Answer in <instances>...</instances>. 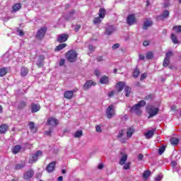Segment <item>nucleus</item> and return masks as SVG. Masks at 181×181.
Returning <instances> with one entry per match:
<instances>
[{
    "mask_svg": "<svg viewBox=\"0 0 181 181\" xmlns=\"http://www.w3.org/2000/svg\"><path fill=\"white\" fill-rule=\"evenodd\" d=\"M77 51L71 49L66 52V59L68 62H70V63H74V62L77 60Z\"/></svg>",
    "mask_w": 181,
    "mask_h": 181,
    "instance_id": "1",
    "label": "nucleus"
},
{
    "mask_svg": "<svg viewBox=\"0 0 181 181\" xmlns=\"http://www.w3.org/2000/svg\"><path fill=\"white\" fill-rule=\"evenodd\" d=\"M115 115V106L114 105H110L106 110L107 118L111 119L112 117Z\"/></svg>",
    "mask_w": 181,
    "mask_h": 181,
    "instance_id": "2",
    "label": "nucleus"
},
{
    "mask_svg": "<svg viewBox=\"0 0 181 181\" xmlns=\"http://www.w3.org/2000/svg\"><path fill=\"white\" fill-rule=\"evenodd\" d=\"M146 103L145 102V100H141L139 103L134 105L132 107L131 111H133L134 112H136L137 114H139V111H141V108H142V107L146 105Z\"/></svg>",
    "mask_w": 181,
    "mask_h": 181,
    "instance_id": "3",
    "label": "nucleus"
},
{
    "mask_svg": "<svg viewBox=\"0 0 181 181\" xmlns=\"http://www.w3.org/2000/svg\"><path fill=\"white\" fill-rule=\"evenodd\" d=\"M42 153L41 151H37L35 154H33V156H31L29 158V163L32 164V163H35V162L37 161V158H40V156H42Z\"/></svg>",
    "mask_w": 181,
    "mask_h": 181,
    "instance_id": "4",
    "label": "nucleus"
},
{
    "mask_svg": "<svg viewBox=\"0 0 181 181\" xmlns=\"http://www.w3.org/2000/svg\"><path fill=\"white\" fill-rule=\"evenodd\" d=\"M148 112L149 114L148 118H152V117H155V115H156V114H158V112H159V109L153 106H149L148 107Z\"/></svg>",
    "mask_w": 181,
    "mask_h": 181,
    "instance_id": "5",
    "label": "nucleus"
},
{
    "mask_svg": "<svg viewBox=\"0 0 181 181\" xmlns=\"http://www.w3.org/2000/svg\"><path fill=\"white\" fill-rule=\"evenodd\" d=\"M47 31V28L42 27L41 28L37 33L36 37L37 39H43L45 35H46V32Z\"/></svg>",
    "mask_w": 181,
    "mask_h": 181,
    "instance_id": "6",
    "label": "nucleus"
},
{
    "mask_svg": "<svg viewBox=\"0 0 181 181\" xmlns=\"http://www.w3.org/2000/svg\"><path fill=\"white\" fill-rule=\"evenodd\" d=\"M127 23L129 24V26H132V25H134V23H136V18L135 17V15L129 14L127 17Z\"/></svg>",
    "mask_w": 181,
    "mask_h": 181,
    "instance_id": "7",
    "label": "nucleus"
},
{
    "mask_svg": "<svg viewBox=\"0 0 181 181\" xmlns=\"http://www.w3.org/2000/svg\"><path fill=\"white\" fill-rule=\"evenodd\" d=\"M47 124L49 127H57L59 125V120H57L54 117H49L47 121Z\"/></svg>",
    "mask_w": 181,
    "mask_h": 181,
    "instance_id": "8",
    "label": "nucleus"
},
{
    "mask_svg": "<svg viewBox=\"0 0 181 181\" xmlns=\"http://www.w3.org/2000/svg\"><path fill=\"white\" fill-rule=\"evenodd\" d=\"M67 39H69V35L60 34L58 35L57 42H59V43H63L64 42H66Z\"/></svg>",
    "mask_w": 181,
    "mask_h": 181,
    "instance_id": "9",
    "label": "nucleus"
},
{
    "mask_svg": "<svg viewBox=\"0 0 181 181\" xmlns=\"http://www.w3.org/2000/svg\"><path fill=\"white\" fill-rule=\"evenodd\" d=\"M55 168H56V162L53 161L47 166L46 170L47 172H48V173H52V172L54 170Z\"/></svg>",
    "mask_w": 181,
    "mask_h": 181,
    "instance_id": "10",
    "label": "nucleus"
},
{
    "mask_svg": "<svg viewBox=\"0 0 181 181\" xmlns=\"http://www.w3.org/2000/svg\"><path fill=\"white\" fill-rule=\"evenodd\" d=\"M127 159H128V154H127L125 153H122V156H121L120 160L119 162V165H121L122 166L123 165H125Z\"/></svg>",
    "mask_w": 181,
    "mask_h": 181,
    "instance_id": "11",
    "label": "nucleus"
},
{
    "mask_svg": "<svg viewBox=\"0 0 181 181\" xmlns=\"http://www.w3.org/2000/svg\"><path fill=\"white\" fill-rule=\"evenodd\" d=\"M33 175H35V172H33V170H29L24 174V179H25V180H29V179L33 177Z\"/></svg>",
    "mask_w": 181,
    "mask_h": 181,
    "instance_id": "12",
    "label": "nucleus"
},
{
    "mask_svg": "<svg viewBox=\"0 0 181 181\" xmlns=\"http://www.w3.org/2000/svg\"><path fill=\"white\" fill-rule=\"evenodd\" d=\"M97 83L93 81H88L83 86L84 90H88L92 86H95Z\"/></svg>",
    "mask_w": 181,
    "mask_h": 181,
    "instance_id": "13",
    "label": "nucleus"
},
{
    "mask_svg": "<svg viewBox=\"0 0 181 181\" xmlns=\"http://www.w3.org/2000/svg\"><path fill=\"white\" fill-rule=\"evenodd\" d=\"M31 112H37L40 110V105L33 103L30 106Z\"/></svg>",
    "mask_w": 181,
    "mask_h": 181,
    "instance_id": "14",
    "label": "nucleus"
},
{
    "mask_svg": "<svg viewBox=\"0 0 181 181\" xmlns=\"http://www.w3.org/2000/svg\"><path fill=\"white\" fill-rule=\"evenodd\" d=\"M124 87H125V83L124 82H119L116 84V90L118 93H121L124 90Z\"/></svg>",
    "mask_w": 181,
    "mask_h": 181,
    "instance_id": "15",
    "label": "nucleus"
},
{
    "mask_svg": "<svg viewBox=\"0 0 181 181\" xmlns=\"http://www.w3.org/2000/svg\"><path fill=\"white\" fill-rule=\"evenodd\" d=\"M9 129V126L6 124H1L0 126V134H6V132Z\"/></svg>",
    "mask_w": 181,
    "mask_h": 181,
    "instance_id": "16",
    "label": "nucleus"
},
{
    "mask_svg": "<svg viewBox=\"0 0 181 181\" xmlns=\"http://www.w3.org/2000/svg\"><path fill=\"white\" fill-rule=\"evenodd\" d=\"M154 134L155 130H148L144 133V136L146 138V139H151V138L153 136Z\"/></svg>",
    "mask_w": 181,
    "mask_h": 181,
    "instance_id": "17",
    "label": "nucleus"
},
{
    "mask_svg": "<svg viewBox=\"0 0 181 181\" xmlns=\"http://www.w3.org/2000/svg\"><path fill=\"white\" fill-rule=\"evenodd\" d=\"M74 93L71 90H67L64 93V97L67 100H71L73 98Z\"/></svg>",
    "mask_w": 181,
    "mask_h": 181,
    "instance_id": "18",
    "label": "nucleus"
},
{
    "mask_svg": "<svg viewBox=\"0 0 181 181\" xmlns=\"http://www.w3.org/2000/svg\"><path fill=\"white\" fill-rule=\"evenodd\" d=\"M30 129L33 132L34 134L37 132V127L35 126V122H30L28 124Z\"/></svg>",
    "mask_w": 181,
    "mask_h": 181,
    "instance_id": "19",
    "label": "nucleus"
},
{
    "mask_svg": "<svg viewBox=\"0 0 181 181\" xmlns=\"http://www.w3.org/2000/svg\"><path fill=\"white\" fill-rule=\"evenodd\" d=\"M170 39L175 45H179V43H180V42H179V40H177V36L174 33L171 34Z\"/></svg>",
    "mask_w": 181,
    "mask_h": 181,
    "instance_id": "20",
    "label": "nucleus"
},
{
    "mask_svg": "<svg viewBox=\"0 0 181 181\" xmlns=\"http://www.w3.org/2000/svg\"><path fill=\"white\" fill-rule=\"evenodd\" d=\"M152 25H153L152 21L146 20L144 22V26H143V29L146 30V29L148 28L149 27L152 26Z\"/></svg>",
    "mask_w": 181,
    "mask_h": 181,
    "instance_id": "21",
    "label": "nucleus"
},
{
    "mask_svg": "<svg viewBox=\"0 0 181 181\" xmlns=\"http://www.w3.org/2000/svg\"><path fill=\"white\" fill-rule=\"evenodd\" d=\"M67 47V44L64 43V44H61L58 46H57L54 49L55 52H60V50H63V49H64L65 47Z\"/></svg>",
    "mask_w": 181,
    "mask_h": 181,
    "instance_id": "22",
    "label": "nucleus"
},
{
    "mask_svg": "<svg viewBox=\"0 0 181 181\" xmlns=\"http://www.w3.org/2000/svg\"><path fill=\"white\" fill-rule=\"evenodd\" d=\"M108 81H109V79H108V76H103L100 80V84H108Z\"/></svg>",
    "mask_w": 181,
    "mask_h": 181,
    "instance_id": "23",
    "label": "nucleus"
},
{
    "mask_svg": "<svg viewBox=\"0 0 181 181\" xmlns=\"http://www.w3.org/2000/svg\"><path fill=\"white\" fill-rule=\"evenodd\" d=\"M99 18H100L101 19H104V18H105V8H100Z\"/></svg>",
    "mask_w": 181,
    "mask_h": 181,
    "instance_id": "24",
    "label": "nucleus"
},
{
    "mask_svg": "<svg viewBox=\"0 0 181 181\" xmlns=\"http://www.w3.org/2000/svg\"><path fill=\"white\" fill-rule=\"evenodd\" d=\"M22 8V4L18 3L16 4L13 6V11L14 12H18V11H19L20 9H21Z\"/></svg>",
    "mask_w": 181,
    "mask_h": 181,
    "instance_id": "25",
    "label": "nucleus"
},
{
    "mask_svg": "<svg viewBox=\"0 0 181 181\" xmlns=\"http://www.w3.org/2000/svg\"><path fill=\"white\" fill-rule=\"evenodd\" d=\"M83 136V130H77L74 136V138H81Z\"/></svg>",
    "mask_w": 181,
    "mask_h": 181,
    "instance_id": "26",
    "label": "nucleus"
},
{
    "mask_svg": "<svg viewBox=\"0 0 181 181\" xmlns=\"http://www.w3.org/2000/svg\"><path fill=\"white\" fill-rule=\"evenodd\" d=\"M149 176H151V171L146 170L143 173V177L145 179V180H148L149 178Z\"/></svg>",
    "mask_w": 181,
    "mask_h": 181,
    "instance_id": "27",
    "label": "nucleus"
},
{
    "mask_svg": "<svg viewBox=\"0 0 181 181\" xmlns=\"http://www.w3.org/2000/svg\"><path fill=\"white\" fill-rule=\"evenodd\" d=\"M7 73H8V71L6 70V68L0 69V77H4V76H6Z\"/></svg>",
    "mask_w": 181,
    "mask_h": 181,
    "instance_id": "28",
    "label": "nucleus"
},
{
    "mask_svg": "<svg viewBox=\"0 0 181 181\" xmlns=\"http://www.w3.org/2000/svg\"><path fill=\"white\" fill-rule=\"evenodd\" d=\"M29 73V71L28 70V69L23 67L21 69V76H23V77H25V76H28V74Z\"/></svg>",
    "mask_w": 181,
    "mask_h": 181,
    "instance_id": "29",
    "label": "nucleus"
},
{
    "mask_svg": "<svg viewBox=\"0 0 181 181\" xmlns=\"http://www.w3.org/2000/svg\"><path fill=\"white\" fill-rule=\"evenodd\" d=\"M173 30L175 32V33H181V25H174L173 28Z\"/></svg>",
    "mask_w": 181,
    "mask_h": 181,
    "instance_id": "30",
    "label": "nucleus"
},
{
    "mask_svg": "<svg viewBox=\"0 0 181 181\" xmlns=\"http://www.w3.org/2000/svg\"><path fill=\"white\" fill-rule=\"evenodd\" d=\"M113 32H115V28L114 26L109 27L106 30L107 35H111V33H113Z\"/></svg>",
    "mask_w": 181,
    "mask_h": 181,
    "instance_id": "31",
    "label": "nucleus"
},
{
    "mask_svg": "<svg viewBox=\"0 0 181 181\" xmlns=\"http://www.w3.org/2000/svg\"><path fill=\"white\" fill-rule=\"evenodd\" d=\"M146 58L148 59V60H151L153 59V52H148L146 54Z\"/></svg>",
    "mask_w": 181,
    "mask_h": 181,
    "instance_id": "32",
    "label": "nucleus"
},
{
    "mask_svg": "<svg viewBox=\"0 0 181 181\" xmlns=\"http://www.w3.org/2000/svg\"><path fill=\"white\" fill-rule=\"evenodd\" d=\"M170 143L172 145H177L179 144V139L173 137L171 139Z\"/></svg>",
    "mask_w": 181,
    "mask_h": 181,
    "instance_id": "33",
    "label": "nucleus"
},
{
    "mask_svg": "<svg viewBox=\"0 0 181 181\" xmlns=\"http://www.w3.org/2000/svg\"><path fill=\"white\" fill-rule=\"evenodd\" d=\"M133 134H134V129H127V138H131V136H132Z\"/></svg>",
    "mask_w": 181,
    "mask_h": 181,
    "instance_id": "34",
    "label": "nucleus"
},
{
    "mask_svg": "<svg viewBox=\"0 0 181 181\" xmlns=\"http://www.w3.org/2000/svg\"><path fill=\"white\" fill-rule=\"evenodd\" d=\"M131 88L125 86L124 91L126 93V97H129V94H131Z\"/></svg>",
    "mask_w": 181,
    "mask_h": 181,
    "instance_id": "35",
    "label": "nucleus"
},
{
    "mask_svg": "<svg viewBox=\"0 0 181 181\" xmlns=\"http://www.w3.org/2000/svg\"><path fill=\"white\" fill-rule=\"evenodd\" d=\"M170 63V61L169 60V58H165L163 66L164 67H168L169 66V64Z\"/></svg>",
    "mask_w": 181,
    "mask_h": 181,
    "instance_id": "36",
    "label": "nucleus"
},
{
    "mask_svg": "<svg viewBox=\"0 0 181 181\" xmlns=\"http://www.w3.org/2000/svg\"><path fill=\"white\" fill-rule=\"evenodd\" d=\"M123 165H124L123 169L124 170H128L131 169V163L128 162V163H126Z\"/></svg>",
    "mask_w": 181,
    "mask_h": 181,
    "instance_id": "37",
    "label": "nucleus"
},
{
    "mask_svg": "<svg viewBox=\"0 0 181 181\" xmlns=\"http://www.w3.org/2000/svg\"><path fill=\"white\" fill-rule=\"evenodd\" d=\"M21 151V146H16L13 149V153L16 154Z\"/></svg>",
    "mask_w": 181,
    "mask_h": 181,
    "instance_id": "38",
    "label": "nucleus"
},
{
    "mask_svg": "<svg viewBox=\"0 0 181 181\" xmlns=\"http://www.w3.org/2000/svg\"><path fill=\"white\" fill-rule=\"evenodd\" d=\"M93 23L95 25H99V23H101V18L97 17L93 19Z\"/></svg>",
    "mask_w": 181,
    "mask_h": 181,
    "instance_id": "39",
    "label": "nucleus"
},
{
    "mask_svg": "<svg viewBox=\"0 0 181 181\" xmlns=\"http://www.w3.org/2000/svg\"><path fill=\"white\" fill-rule=\"evenodd\" d=\"M95 131L98 132V134H101V132H103V128H101V125H96Z\"/></svg>",
    "mask_w": 181,
    "mask_h": 181,
    "instance_id": "40",
    "label": "nucleus"
},
{
    "mask_svg": "<svg viewBox=\"0 0 181 181\" xmlns=\"http://www.w3.org/2000/svg\"><path fill=\"white\" fill-rule=\"evenodd\" d=\"M140 74H141V72L139 71V69H136L134 71L133 76L136 78V77H138L139 76Z\"/></svg>",
    "mask_w": 181,
    "mask_h": 181,
    "instance_id": "41",
    "label": "nucleus"
},
{
    "mask_svg": "<svg viewBox=\"0 0 181 181\" xmlns=\"http://www.w3.org/2000/svg\"><path fill=\"white\" fill-rule=\"evenodd\" d=\"M146 77H148V74L147 73L142 74L141 75V78H140L141 81L145 80V78H146Z\"/></svg>",
    "mask_w": 181,
    "mask_h": 181,
    "instance_id": "42",
    "label": "nucleus"
},
{
    "mask_svg": "<svg viewBox=\"0 0 181 181\" xmlns=\"http://www.w3.org/2000/svg\"><path fill=\"white\" fill-rule=\"evenodd\" d=\"M162 18H168L169 16V11L166 10L162 14Z\"/></svg>",
    "mask_w": 181,
    "mask_h": 181,
    "instance_id": "43",
    "label": "nucleus"
},
{
    "mask_svg": "<svg viewBox=\"0 0 181 181\" xmlns=\"http://www.w3.org/2000/svg\"><path fill=\"white\" fill-rule=\"evenodd\" d=\"M165 149H166V147H165V146H162L161 148H160L158 150L160 155H162V153H163V152H165Z\"/></svg>",
    "mask_w": 181,
    "mask_h": 181,
    "instance_id": "44",
    "label": "nucleus"
},
{
    "mask_svg": "<svg viewBox=\"0 0 181 181\" xmlns=\"http://www.w3.org/2000/svg\"><path fill=\"white\" fill-rule=\"evenodd\" d=\"M22 168H25V164H18L16 166V169H22Z\"/></svg>",
    "mask_w": 181,
    "mask_h": 181,
    "instance_id": "45",
    "label": "nucleus"
},
{
    "mask_svg": "<svg viewBox=\"0 0 181 181\" xmlns=\"http://www.w3.org/2000/svg\"><path fill=\"white\" fill-rule=\"evenodd\" d=\"M26 107V103L25 102H21L18 106V108H24Z\"/></svg>",
    "mask_w": 181,
    "mask_h": 181,
    "instance_id": "46",
    "label": "nucleus"
},
{
    "mask_svg": "<svg viewBox=\"0 0 181 181\" xmlns=\"http://www.w3.org/2000/svg\"><path fill=\"white\" fill-rule=\"evenodd\" d=\"M64 63H66V59H62L60 61H59V66H64Z\"/></svg>",
    "mask_w": 181,
    "mask_h": 181,
    "instance_id": "47",
    "label": "nucleus"
},
{
    "mask_svg": "<svg viewBox=\"0 0 181 181\" xmlns=\"http://www.w3.org/2000/svg\"><path fill=\"white\" fill-rule=\"evenodd\" d=\"M172 54H173L172 52H167L165 54V58L170 59L171 57Z\"/></svg>",
    "mask_w": 181,
    "mask_h": 181,
    "instance_id": "48",
    "label": "nucleus"
},
{
    "mask_svg": "<svg viewBox=\"0 0 181 181\" xmlns=\"http://www.w3.org/2000/svg\"><path fill=\"white\" fill-rule=\"evenodd\" d=\"M124 135V130H121L119 132V134L117 136V138H122Z\"/></svg>",
    "mask_w": 181,
    "mask_h": 181,
    "instance_id": "49",
    "label": "nucleus"
},
{
    "mask_svg": "<svg viewBox=\"0 0 181 181\" xmlns=\"http://www.w3.org/2000/svg\"><path fill=\"white\" fill-rule=\"evenodd\" d=\"M18 33L20 36H23V35H25V33L22 30H18Z\"/></svg>",
    "mask_w": 181,
    "mask_h": 181,
    "instance_id": "50",
    "label": "nucleus"
},
{
    "mask_svg": "<svg viewBox=\"0 0 181 181\" xmlns=\"http://www.w3.org/2000/svg\"><path fill=\"white\" fill-rule=\"evenodd\" d=\"M95 76H101V72H100V71H98V70H95Z\"/></svg>",
    "mask_w": 181,
    "mask_h": 181,
    "instance_id": "51",
    "label": "nucleus"
},
{
    "mask_svg": "<svg viewBox=\"0 0 181 181\" xmlns=\"http://www.w3.org/2000/svg\"><path fill=\"white\" fill-rule=\"evenodd\" d=\"M162 180V176L161 175H158L156 177V181H160Z\"/></svg>",
    "mask_w": 181,
    "mask_h": 181,
    "instance_id": "52",
    "label": "nucleus"
},
{
    "mask_svg": "<svg viewBox=\"0 0 181 181\" xmlns=\"http://www.w3.org/2000/svg\"><path fill=\"white\" fill-rule=\"evenodd\" d=\"M138 159H139V160H142V159H144V155L139 154L138 156Z\"/></svg>",
    "mask_w": 181,
    "mask_h": 181,
    "instance_id": "53",
    "label": "nucleus"
},
{
    "mask_svg": "<svg viewBox=\"0 0 181 181\" xmlns=\"http://www.w3.org/2000/svg\"><path fill=\"white\" fill-rule=\"evenodd\" d=\"M119 47V44H115L112 46V49H118Z\"/></svg>",
    "mask_w": 181,
    "mask_h": 181,
    "instance_id": "54",
    "label": "nucleus"
},
{
    "mask_svg": "<svg viewBox=\"0 0 181 181\" xmlns=\"http://www.w3.org/2000/svg\"><path fill=\"white\" fill-rule=\"evenodd\" d=\"M81 28V25H76V28H75L76 32H78Z\"/></svg>",
    "mask_w": 181,
    "mask_h": 181,
    "instance_id": "55",
    "label": "nucleus"
},
{
    "mask_svg": "<svg viewBox=\"0 0 181 181\" xmlns=\"http://www.w3.org/2000/svg\"><path fill=\"white\" fill-rule=\"evenodd\" d=\"M114 94H115V91L113 90V91L110 92L108 95L110 97H112V95H114Z\"/></svg>",
    "mask_w": 181,
    "mask_h": 181,
    "instance_id": "56",
    "label": "nucleus"
},
{
    "mask_svg": "<svg viewBox=\"0 0 181 181\" xmlns=\"http://www.w3.org/2000/svg\"><path fill=\"white\" fill-rule=\"evenodd\" d=\"M143 45L144 46H149V41H144Z\"/></svg>",
    "mask_w": 181,
    "mask_h": 181,
    "instance_id": "57",
    "label": "nucleus"
},
{
    "mask_svg": "<svg viewBox=\"0 0 181 181\" xmlns=\"http://www.w3.org/2000/svg\"><path fill=\"white\" fill-rule=\"evenodd\" d=\"M98 169H103V168H104V165L103 163H100L98 165Z\"/></svg>",
    "mask_w": 181,
    "mask_h": 181,
    "instance_id": "58",
    "label": "nucleus"
},
{
    "mask_svg": "<svg viewBox=\"0 0 181 181\" xmlns=\"http://www.w3.org/2000/svg\"><path fill=\"white\" fill-rule=\"evenodd\" d=\"M139 59H140V60H144L145 59V56H144V54H140Z\"/></svg>",
    "mask_w": 181,
    "mask_h": 181,
    "instance_id": "59",
    "label": "nucleus"
},
{
    "mask_svg": "<svg viewBox=\"0 0 181 181\" xmlns=\"http://www.w3.org/2000/svg\"><path fill=\"white\" fill-rule=\"evenodd\" d=\"M176 161H172L171 162V166H173V168H175V166H176Z\"/></svg>",
    "mask_w": 181,
    "mask_h": 181,
    "instance_id": "60",
    "label": "nucleus"
},
{
    "mask_svg": "<svg viewBox=\"0 0 181 181\" xmlns=\"http://www.w3.org/2000/svg\"><path fill=\"white\" fill-rule=\"evenodd\" d=\"M40 60L41 62H43V60H45V56L40 55Z\"/></svg>",
    "mask_w": 181,
    "mask_h": 181,
    "instance_id": "61",
    "label": "nucleus"
},
{
    "mask_svg": "<svg viewBox=\"0 0 181 181\" xmlns=\"http://www.w3.org/2000/svg\"><path fill=\"white\" fill-rule=\"evenodd\" d=\"M38 67H42L43 66V62L37 63Z\"/></svg>",
    "mask_w": 181,
    "mask_h": 181,
    "instance_id": "62",
    "label": "nucleus"
},
{
    "mask_svg": "<svg viewBox=\"0 0 181 181\" xmlns=\"http://www.w3.org/2000/svg\"><path fill=\"white\" fill-rule=\"evenodd\" d=\"M58 181H63V176H59L58 177Z\"/></svg>",
    "mask_w": 181,
    "mask_h": 181,
    "instance_id": "63",
    "label": "nucleus"
},
{
    "mask_svg": "<svg viewBox=\"0 0 181 181\" xmlns=\"http://www.w3.org/2000/svg\"><path fill=\"white\" fill-rule=\"evenodd\" d=\"M46 135H50L52 134V131L49 132H45Z\"/></svg>",
    "mask_w": 181,
    "mask_h": 181,
    "instance_id": "64",
    "label": "nucleus"
}]
</instances>
